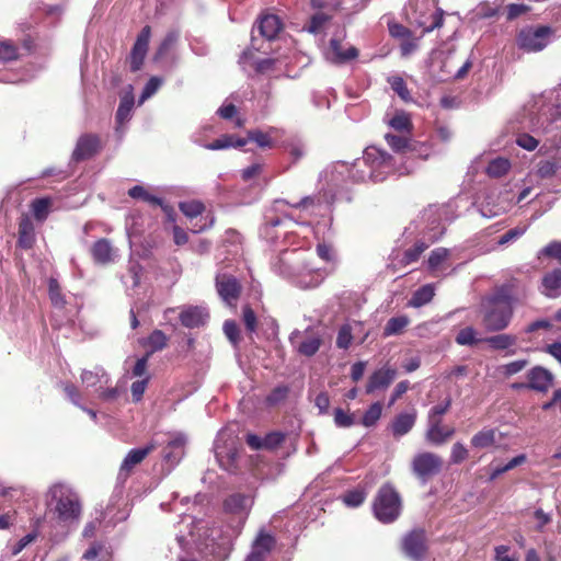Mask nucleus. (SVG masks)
Masks as SVG:
<instances>
[{
  "label": "nucleus",
  "mask_w": 561,
  "mask_h": 561,
  "mask_svg": "<svg viewBox=\"0 0 561 561\" xmlns=\"http://www.w3.org/2000/svg\"><path fill=\"white\" fill-rule=\"evenodd\" d=\"M527 365H528V360L517 359V360L511 362L508 364L502 365L500 367V370L504 376L511 377V376L522 371Z\"/></svg>",
  "instance_id": "obj_63"
},
{
  "label": "nucleus",
  "mask_w": 561,
  "mask_h": 561,
  "mask_svg": "<svg viewBox=\"0 0 561 561\" xmlns=\"http://www.w3.org/2000/svg\"><path fill=\"white\" fill-rule=\"evenodd\" d=\"M528 126L531 131L542 134L561 129V88L549 91L535 100Z\"/></svg>",
  "instance_id": "obj_3"
},
{
  "label": "nucleus",
  "mask_w": 561,
  "mask_h": 561,
  "mask_svg": "<svg viewBox=\"0 0 561 561\" xmlns=\"http://www.w3.org/2000/svg\"><path fill=\"white\" fill-rule=\"evenodd\" d=\"M525 296V288L517 280L497 287L483 304L482 322L485 330L489 332L505 330L513 319L515 305Z\"/></svg>",
  "instance_id": "obj_2"
},
{
  "label": "nucleus",
  "mask_w": 561,
  "mask_h": 561,
  "mask_svg": "<svg viewBox=\"0 0 561 561\" xmlns=\"http://www.w3.org/2000/svg\"><path fill=\"white\" fill-rule=\"evenodd\" d=\"M154 448H156V445L151 443L142 448L130 449L121 465L119 476H122V474L128 476L130 470L135 466L140 463L147 457V455H149Z\"/></svg>",
  "instance_id": "obj_25"
},
{
  "label": "nucleus",
  "mask_w": 561,
  "mask_h": 561,
  "mask_svg": "<svg viewBox=\"0 0 561 561\" xmlns=\"http://www.w3.org/2000/svg\"><path fill=\"white\" fill-rule=\"evenodd\" d=\"M397 377V370L390 366H382L375 370L366 385V393L370 394L377 390L387 389Z\"/></svg>",
  "instance_id": "obj_18"
},
{
  "label": "nucleus",
  "mask_w": 561,
  "mask_h": 561,
  "mask_svg": "<svg viewBox=\"0 0 561 561\" xmlns=\"http://www.w3.org/2000/svg\"><path fill=\"white\" fill-rule=\"evenodd\" d=\"M134 107V95L129 92L126 93L119 102L116 112V131L123 134L122 126L131 118Z\"/></svg>",
  "instance_id": "obj_32"
},
{
  "label": "nucleus",
  "mask_w": 561,
  "mask_h": 561,
  "mask_svg": "<svg viewBox=\"0 0 561 561\" xmlns=\"http://www.w3.org/2000/svg\"><path fill=\"white\" fill-rule=\"evenodd\" d=\"M47 504L53 507L60 522L78 523L81 516V501L78 493L66 483H55L47 492Z\"/></svg>",
  "instance_id": "obj_4"
},
{
  "label": "nucleus",
  "mask_w": 561,
  "mask_h": 561,
  "mask_svg": "<svg viewBox=\"0 0 561 561\" xmlns=\"http://www.w3.org/2000/svg\"><path fill=\"white\" fill-rule=\"evenodd\" d=\"M467 457L468 449L466 448V446L460 442L455 443L450 451V462L454 465H458L466 460Z\"/></svg>",
  "instance_id": "obj_64"
},
{
  "label": "nucleus",
  "mask_w": 561,
  "mask_h": 561,
  "mask_svg": "<svg viewBox=\"0 0 561 561\" xmlns=\"http://www.w3.org/2000/svg\"><path fill=\"white\" fill-rule=\"evenodd\" d=\"M435 5V0H409L407 10L414 23L430 33L444 23L443 11L439 9L434 11Z\"/></svg>",
  "instance_id": "obj_7"
},
{
  "label": "nucleus",
  "mask_w": 561,
  "mask_h": 561,
  "mask_svg": "<svg viewBox=\"0 0 561 561\" xmlns=\"http://www.w3.org/2000/svg\"><path fill=\"white\" fill-rule=\"evenodd\" d=\"M81 381L87 388H93L96 392V389L108 385L110 376L102 367H95L94 370H83Z\"/></svg>",
  "instance_id": "obj_29"
},
{
  "label": "nucleus",
  "mask_w": 561,
  "mask_h": 561,
  "mask_svg": "<svg viewBox=\"0 0 561 561\" xmlns=\"http://www.w3.org/2000/svg\"><path fill=\"white\" fill-rule=\"evenodd\" d=\"M435 295V286L433 284H426L416 289L411 299L408 302V306L413 308H420L426 304H428Z\"/></svg>",
  "instance_id": "obj_34"
},
{
  "label": "nucleus",
  "mask_w": 561,
  "mask_h": 561,
  "mask_svg": "<svg viewBox=\"0 0 561 561\" xmlns=\"http://www.w3.org/2000/svg\"><path fill=\"white\" fill-rule=\"evenodd\" d=\"M101 142L98 135L84 134L79 137L72 152V160L82 161L93 157L100 149Z\"/></svg>",
  "instance_id": "obj_17"
},
{
  "label": "nucleus",
  "mask_w": 561,
  "mask_h": 561,
  "mask_svg": "<svg viewBox=\"0 0 561 561\" xmlns=\"http://www.w3.org/2000/svg\"><path fill=\"white\" fill-rule=\"evenodd\" d=\"M369 162L366 161V152L362 158L356 159L352 164L345 162H337L332 167L330 181L337 184L340 181L346 179L353 182H374L373 171L369 168Z\"/></svg>",
  "instance_id": "obj_8"
},
{
  "label": "nucleus",
  "mask_w": 561,
  "mask_h": 561,
  "mask_svg": "<svg viewBox=\"0 0 561 561\" xmlns=\"http://www.w3.org/2000/svg\"><path fill=\"white\" fill-rule=\"evenodd\" d=\"M416 413H400L391 424V431L394 437H401L408 434L415 424Z\"/></svg>",
  "instance_id": "obj_33"
},
{
  "label": "nucleus",
  "mask_w": 561,
  "mask_h": 561,
  "mask_svg": "<svg viewBox=\"0 0 561 561\" xmlns=\"http://www.w3.org/2000/svg\"><path fill=\"white\" fill-rule=\"evenodd\" d=\"M448 256L449 251L445 248H437L431 252L426 265L432 276L439 277L444 274V271L446 270L444 264Z\"/></svg>",
  "instance_id": "obj_30"
},
{
  "label": "nucleus",
  "mask_w": 561,
  "mask_h": 561,
  "mask_svg": "<svg viewBox=\"0 0 561 561\" xmlns=\"http://www.w3.org/2000/svg\"><path fill=\"white\" fill-rule=\"evenodd\" d=\"M216 288L220 298L229 306H234L241 293L239 280L231 274L218 273L216 275Z\"/></svg>",
  "instance_id": "obj_14"
},
{
  "label": "nucleus",
  "mask_w": 561,
  "mask_h": 561,
  "mask_svg": "<svg viewBox=\"0 0 561 561\" xmlns=\"http://www.w3.org/2000/svg\"><path fill=\"white\" fill-rule=\"evenodd\" d=\"M382 413V405L380 402L373 403L364 413L362 424L366 427L374 426L380 419Z\"/></svg>",
  "instance_id": "obj_46"
},
{
  "label": "nucleus",
  "mask_w": 561,
  "mask_h": 561,
  "mask_svg": "<svg viewBox=\"0 0 561 561\" xmlns=\"http://www.w3.org/2000/svg\"><path fill=\"white\" fill-rule=\"evenodd\" d=\"M253 505V499L250 495L234 493L228 496L224 502L225 511L231 514L247 515Z\"/></svg>",
  "instance_id": "obj_26"
},
{
  "label": "nucleus",
  "mask_w": 561,
  "mask_h": 561,
  "mask_svg": "<svg viewBox=\"0 0 561 561\" xmlns=\"http://www.w3.org/2000/svg\"><path fill=\"white\" fill-rule=\"evenodd\" d=\"M553 382V375L546 368L542 367H534L528 373V387L540 391L546 392Z\"/></svg>",
  "instance_id": "obj_24"
},
{
  "label": "nucleus",
  "mask_w": 561,
  "mask_h": 561,
  "mask_svg": "<svg viewBox=\"0 0 561 561\" xmlns=\"http://www.w3.org/2000/svg\"><path fill=\"white\" fill-rule=\"evenodd\" d=\"M334 423L337 427H351L355 424V416L341 408L334 409Z\"/></svg>",
  "instance_id": "obj_56"
},
{
  "label": "nucleus",
  "mask_w": 561,
  "mask_h": 561,
  "mask_svg": "<svg viewBox=\"0 0 561 561\" xmlns=\"http://www.w3.org/2000/svg\"><path fill=\"white\" fill-rule=\"evenodd\" d=\"M401 508V497L396 489L390 484L382 485L373 504L375 517L382 524H390L399 517Z\"/></svg>",
  "instance_id": "obj_6"
},
{
  "label": "nucleus",
  "mask_w": 561,
  "mask_h": 561,
  "mask_svg": "<svg viewBox=\"0 0 561 561\" xmlns=\"http://www.w3.org/2000/svg\"><path fill=\"white\" fill-rule=\"evenodd\" d=\"M128 195L135 199H141L150 205L160 206L168 214L170 220H174L171 216V208L163 204V201L160 197H157L150 194L144 186L135 185L128 191Z\"/></svg>",
  "instance_id": "obj_31"
},
{
  "label": "nucleus",
  "mask_w": 561,
  "mask_h": 561,
  "mask_svg": "<svg viewBox=\"0 0 561 561\" xmlns=\"http://www.w3.org/2000/svg\"><path fill=\"white\" fill-rule=\"evenodd\" d=\"M276 538L265 528H261L250 545V550L243 561H267L276 547Z\"/></svg>",
  "instance_id": "obj_12"
},
{
  "label": "nucleus",
  "mask_w": 561,
  "mask_h": 561,
  "mask_svg": "<svg viewBox=\"0 0 561 561\" xmlns=\"http://www.w3.org/2000/svg\"><path fill=\"white\" fill-rule=\"evenodd\" d=\"M208 311L201 306H186L180 312V321L185 328H198L204 325L208 320Z\"/></svg>",
  "instance_id": "obj_20"
},
{
  "label": "nucleus",
  "mask_w": 561,
  "mask_h": 561,
  "mask_svg": "<svg viewBox=\"0 0 561 561\" xmlns=\"http://www.w3.org/2000/svg\"><path fill=\"white\" fill-rule=\"evenodd\" d=\"M410 323V320L407 316H398L390 318L385 328H383V336H392L400 334Z\"/></svg>",
  "instance_id": "obj_41"
},
{
  "label": "nucleus",
  "mask_w": 561,
  "mask_h": 561,
  "mask_svg": "<svg viewBox=\"0 0 561 561\" xmlns=\"http://www.w3.org/2000/svg\"><path fill=\"white\" fill-rule=\"evenodd\" d=\"M214 450L220 467L232 471L237 457L234 440L225 431L220 432L214 443Z\"/></svg>",
  "instance_id": "obj_13"
},
{
  "label": "nucleus",
  "mask_w": 561,
  "mask_h": 561,
  "mask_svg": "<svg viewBox=\"0 0 561 561\" xmlns=\"http://www.w3.org/2000/svg\"><path fill=\"white\" fill-rule=\"evenodd\" d=\"M366 161L373 171L374 182H382L388 175L394 172L392 158L386 151L377 147H368L365 149Z\"/></svg>",
  "instance_id": "obj_11"
},
{
  "label": "nucleus",
  "mask_w": 561,
  "mask_h": 561,
  "mask_svg": "<svg viewBox=\"0 0 561 561\" xmlns=\"http://www.w3.org/2000/svg\"><path fill=\"white\" fill-rule=\"evenodd\" d=\"M388 125L400 134L410 135L412 130V123L409 114L404 111H397L392 117L387 121Z\"/></svg>",
  "instance_id": "obj_36"
},
{
  "label": "nucleus",
  "mask_w": 561,
  "mask_h": 561,
  "mask_svg": "<svg viewBox=\"0 0 561 561\" xmlns=\"http://www.w3.org/2000/svg\"><path fill=\"white\" fill-rule=\"evenodd\" d=\"M428 248V243L417 241L412 248L408 249L403 254V262L405 264L413 263L419 260L421 254Z\"/></svg>",
  "instance_id": "obj_50"
},
{
  "label": "nucleus",
  "mask_w": 561,
  "mask_h": 561,
  "mask_svg": "<svg viewBox=\"0 0 561 561\" xmlns=\"http://www.w3.org/2000/svg\"><path fill=\"white\" fill-rule=\"evenodd\" d=\"M540 293L548 298L561 296V268H553L547 272L540 283Z\"/></svg>",
  "instance_id": "obj_22"
},
{
  "label": "nucleus",
  "mask_w": 561,
  "mask_h": 561,
  "mask_svg": "<svg viewBox=\"0 0 561 561\" xmlns=\"http://www.w3.org/2000/svg\"><path fill=\"white\" fill-rule=\"evenodd\" d=\"M450 405H451L450 397H447L443 403L434 405L428 411L427 423H433L435 421L442 422V416L449 410Z\"/></svg>",
  "instance_id": "obj_49"
},
{
  "label": "nucleus",
  "mask_w": 561,
  "mask_h": 561,
  "mask_svg": "<svg viewBox=\"0 0 561 561\" xmlns=\"http://www.w3.org/2000/svg\"><path fill=\"white\" fill-rule=\"evenodd\" d=\"M321 339L318 335L308 336L297 345V352L304 356H313L321 346Z\"/></svg>",
  "instance_id": "obj_43"
},
{
  "label": "nucleus",
  "mask_w": 561,
  "mask_h": 561,
  "mask_svg": "<svg viewBox=\"0 0 561 561\" xmlns=\"http://www.w3.org/2000/svg\"><path fill=\"white\" fill-rule=\"evenodd\" d=\"M526 227H515L513 229H510L496 240V244L499 247H503L511 242H514L517 239H519L526 232Z\"/></svg>",
  "instance_id": "obj_54"
},
{
  "label": "nucleus",
  "mask_w": 561,
  "mask_h": 561,
  "mask_svg": "<svg viewBox=\"0 0 561 561\" xmlns=\"http://www.w3.org/2000/svg\"><path fill=\"white\" fill-rule=\"evenodd\" d=\"M542 256L557 259L561 263V241H552L538 252V259Z\"/></svg>",
  "instance_id": "obj_61"
},
{
  "label": "nucleus",
  "mask_w": 561,
  "mask_h": 561,
  "mask_svg": "<svg viewBox=\"0 0 561 561\" xmlns=\"http://www.w3.org/2000/svg\"><path fill=\"white\" fill-rule=\"evenodd\" d=\"M353 341L352 328L350 324H343L337 332L336 346L342 350H347Z\"/></svg>",
  "instance_id": "obj_51"
},
{
  "label": "nucleus",
  "mask_w": 561,
  "mask_h": 561,
  "mask_svg": "<svg viewBox=\"0 0 561 561\" xmlns=\"http://www.w3.org/2000/svg\"><path fill=\"white\" fill-rule=\"evenodd\" d=\"M273 131L274 129H271L268 133H264L259 129L250 130L248 133V139L254 141L261 148H272L273 140L271 138V133Z\"/></svg>",
  "instance_id": "obj_47"
},
{
  "label": "nucleus",
  "mask_w": 561,
  "mask_h": 561,
  "mask_svg": "<svg viewBox=\"0 0 561 561\" xmlns=\"http://www.w3.org/2000/svg\"><path fill=\"white\" fill-rule=\"evenodd\" d=\"M391 89L403 100L409 101L411 99L409 89L401 77H393L389 80Z\"/></svg>",
  "instance_id": "obj_62"
},
{
  "label": "nucleus",
  "mask_w": 561,
  "mask_h": 561,
  "mask_svg": "<svg viewBox=\"0 0 561 561\" xmlns=\"http://www.w3.org/2000/svg\"><path fill=\"white\" fill-rule=\"evenodd\" d=\"M288 387L287 386H278L274 388L271 393L266 397V403L270 407H274L283 402L288 394Z\"/></svg>",
  "instance_id": "obj_59"
},
{
  "label": "nucleus",
  "mask_w": 561,
  "mask_h": 561,
  "mask_svg": "<svg viewBox=\"0 0 561 561\" xmlns=\"http://www.w3.org/2000/svg\"><path fill=\"white\" fill-rule=\"evenodd\" d=\"M402 549L407 557L420 561L426 552L425 531L414 529L402 540Z\"/></svg>",
  "instance_id": "obj_15"
},
{
  "label": "nucleus",
  "mask_w": 561,
  "mask_h": 561,
  "mask_svg": "<svg viewBox=\"0 0 561 561\" xmlns=\"http://www.w3.org/2000/svg\"><path fill=\"white\" fill-rule=\"evenodd\" d=\"M291 207L294 208H299V209H302V210H306V211H309L310 210V214H314V209L316 208H324V209H328L329 208V202H327L324 205L322 203V201L320 199V197H317V196H306L304 198H301L299 202L295 203V204H291L290 205Z\"/></svg>",
  "instance_id": "obj_42"
},
{
  "label": "nucleus",
  "mask_w": 561,
  "mask_h": 561,
  "mask_svg": "<svg viewBox=\"0 0 561 561\" xmlns=\"http://www.w3.org/2000/svg\"><path fill=\"white\" fill-rule=\"evenodd\" d=\"M48 289H49V298L51 300V304L56 308H62L65 306L66 301L60 293V286L55 278L49 279Z\"/></svg>",
  "instance_id": "obj_53"
},
{
  "label": "nucleus",
  "mask_w": 561,
  "mask_h": 561,
  "mask_svg": "<svg viewBox=\"0 0 561 561\" xmlns=\"http://www.w3.org/2000/svg\"><path fill=\"white\" fill-rule=\"evenodd\" d=\"M287 205L289 204L285 199L275 201L273 208L283 213L284 217L266 214L260 234L267 243L279 249V254L272 262L274 273L298 288H316L329 272L310 263L309 241L306 237L299 238L293 229L300 224L285 211L284 207Z\"/></svg>",
  "instance_id": "obj_1"
},
{
  "label": "nucleus",
  "mask_w": 561,
  "mask_h": 561,
  "mask_svg": "<svg viewBox=\"0 0 561 561\" xmlns=\"http://www.w3.org/2000/svg\"><path fill=\"white\" fill-rule=\"evenodd\" d=\"M18 58V47L10 41H0V61H10Z\"/></svg>",
  "instance_id": "obj_60"
},
{
  "label": "nucleus",
  "mask_w": 561,
  "mask_h": 561,
  "mask_svg": "<svg viewBox=\"0 0 561 561\" xmlns=\"http://www.w3.org/2000/svg\"><path fill=\"white\" fill-rule=\"evenodd\" d=\"M163 80L159 77H151L148 82L146 83L140 98H139V104L144 103L146 100L151 98L162 85Z\"/></svg>",
  "instance_id": "obj_52"
},
{
  "label": "nucleus",
  "mask_w": 561,
  "mask_h": 561,
  "mask_svg": "<svg viewBox=\"0 0 561 561\" xmlns=\"http://www.w3.org/2000/svg\"><path fill=\"white\" fill-rule=\"evenodd\" d=\"M516 341V336L506 333L496 334L485 339V342L489 344V346L496 351L507 350L514 346Z\"/></svg>",
  "instance_id": "obj_40"
},
{
  "label": "nucleus",
  "mask_w": 561,
  "mask_h": 561,
  "mask_svg": "<svg viewBox=\"0 0 561 561\" xmlns=\"http://www.w3.org/2000/svg\"><path fill=\"white\" fill-rule=\"evenodd\" d=\"M343 37L344 35L342 37H334L330 39L327 57L332 62L344 64L358 56V50L354 46H348L347 48L343 47Z\"/></svg>",
  "instance_id": "obj_19"
},
{
  "label": "nucleus",
  "mask_w": 561,
  "mask_h": 561,
  "mask_svg": "<svg viewBox=\"0 0 561 561\" xmlns=\"http://www.w3.org/2000/svg\"><path fill=\"white\" fill-rule=\"evenodd\" d=\"M282 21L275 14L263 15L257 23L256 30L267 41L274 39L282 30Z\"/></svg>",
  "instance_id": "obj_28"
},
{
  "label": "nucleus",
  "mask_w": 561,
  "mask_h": 561,
  "mask_svg": "<svg viewBox=\"0 0 561 561\" xmlns=\"http://www.w3.org/2000/svg\"><path fill=\"white\" fill-rule=\"evenodd\" d=\"M35 240L33 222L28 218H23L19 225L18 244L23 249L32 248Z\"/></svg>",
  "instance_id": "obj_35"
},
{
  "label": "nucleus",
  "mask_w": 561,
  "mask_h": 561,
  "mask_svg": "<svg viewBox=\"0 0 561 561\" xmlns=\"http://www.w3.org/2000/svg\"><path fill=\"white\" fill-rule=\"evenodd\" d=\"M366 499V492L364 490H352L343 495V502L346 506L357 507L359 506Z\"/></svg>",
  "instance_id": "obj_55"
},
{
  "label": "nucleus",
  "mask_w": 561,
  "mask_h": 561,
  "mask_svg": "<svg viewBox=\"0 0 561 561\" xmlns=\"http://www.w3.org/2000/svg\"><path fill=\"white\" fill-rule=\"evenodd\" d=\"M455 430L453 427H443L442 422L427 423L425 432L426 440L435 446L445 444L453 435Z\"/></svg>",
  "instance_id": "obj_27"
},
{
  "label": "nucleus",
  "mask_w": 561,
  "mask_h": 561,
  "mask_svg": "<svg viewBox=\"0 0 561 561\" xmlns=\"http://www.w3.org/2000/svg\"><path fill=\"white\" fill-rule=\"evenodd\" d=\"M186 440L187 438L183 433L172 434L167 443L163 459L172 465L178 463L183 456Z\"/></svg>",
  "instance_id": "obj_23"
},
{
  "label": "nucleus",
  "mask_w": 561,
  "mask_h": 561,
  "mask_svg": "<svg viewBox=\"0 0 561 561\" xmlns=\"http://www.w3.org/2000/svg\"><path fill=\"white\" fill-rule=\"evenodd\" d=\"M443 458L431 451H420L414 455L411 461L412 473L423 483H427L432 478L439 474L443 470Z\"/></svg>",
  "instance_id": "obj_10"
},
{
  "label": "nucleus",
  "mask_w": 561,
  "mask_h": 561,
  "mask_svg": "<svg viewBox=\"0 0 561 561\" xmlns=\"http://www.w3.org/2000/svg\"><path fill=\"white\" fill-rule=\"evenodd\" d=\"M496 430L483 428L471 438V445L474 448H486L495 443Z\"/></svg>",
  "instance_id": "obj_37"
},
{
  "label": "nucleus",
  "mask_w": 561,
  "mask_h": 561,
  "mask_svg": "<svg viewBox=\"0 0 561 561\" xmlns=\"http://www.w3.org/2000/svg\"><path fill=\"white\" fill-rule=\"evenodd\" d=\"M476 335V330L471 327H467L458 332L456 336V343L459 345L471 346L478 342Z\"/></svg>",
  "instance_id": "obj_58"
},
{
  "label": "nucleus",
  "mask_w": 561,
  "mask_h": 561,
  "mask_svg": "<svg viewBox=\"0 0 561 561\" xmlns=\"http://www.w3.org/2000/svg\"><path fill=\"white\" fill-rule=\"evenodd\" d=\"M410 135L407 134H386L385 140L389 145V147L397 152L404 151L405 149L410 148Z\"/></svg>",
  "instance_id": "obj_44"
},
{
  "label": "nucleus",
  "mask_w": 561,
  "mask_h": 561,
  "mask_svg": "<svg viewBox=\"0 0 561 561\" xmlns=\"http://www.w3.org/2000/svg\"><path fill=\"white\" fill-rule=\"evenodd\" d=\"M50 202L48 198H37L32 203V211L36 219L44 220L48 215Z\"/></svg>",
  "instance_id": "obj_57"
},
{
  "label": "nucleus",
  "mask_w": 561,
  "mask_h": 561,
  "mask_svg": "<svg viewBox=\"0 0 561 561\" xmlns=\"http://www.w3.org/2000/svg\"><path fill=\"white\" fill-rule=\"evenodd\" d=\"M151 36V28L150 26H145L138 34L136 42L134 44V47L130 53V69L131 71H138L142 64L144 59L146 57L149 41Z\"/></svg>",
  "instance_id": "obj_16"
},
{
  "label": "nucleus",
  "mask_w": 561,
  "mask_h": 561,
  "mask_svg": "<svg viewBox=\"0 0 561 561\" xmlns=\"http://www.w3.org/2000/svg\"><path fill=\"white\" fill-rule=\"evenodd\" d=\"M181 211L188 218H195L203 214L204 204L199 201H188L180 203Z\"/></svg>",
  "instance_id": "obj_48"
},
{
  "label": "nucleus",
  "mask_w": 561,
  "mask_h": 561,
  "mask_svg": "<svg viewBox=\"0 0 561 561\" xmlns=\"http://www.w3.org/2000/svg\"><path fill=\"white\" fill-rule=\"evenodd\" d=\"M561 169V158L541 160L537 164V175L541 179L552 178Z\"/></svg>",
  "instance_id": "obj_39"
},
{
  "label": "nucleus",
  "mask_w": 561,
  "mask_h": 561,
  "mask_svg": "<svg viewBox=\"0 0 561 561\" xmlns=\"http://www.w3.org/2000/svg\"><path fill=\"white\" fill-rule=\"evenodd\" d=\"M247 142H248L247 139L238 138L234 140V138L232 136H224L219 139H216L213 142L205 144L204 148H206L208 150H222V149H227V148H231V147H236V148L243 147L247 145Z\"/></svg>",
  "instance_id": "obj_38"
},
{
  "label": "nucleus",
  "mask_w": 561,
  "mask_h": 561,
  "mask_svg": "<svg viewBox=\"0 0 561 561\" xmlns=\"http://www.w3.org/2000/svg\"><path fill=\"white\" fill-rule=\"evenodd\" d=\"M231 539L218 526H211L198 535V549L211 561H226L232 551Z\"/></svg>",
  "instance_id": "obj_5"
},
{
  "label": "nucleus",
  "mask_w": 561,
  "mask_h": 561,
  "mask_svg": "<svg viewBox=\"0 0 561 561\" xmlns=\"http://www.w3.org/2000/svg\"><path fill=\"white\" fill-rule=\"evenodd\" d=\"M511 163L505 158L493 159L486 167L488 175L492 178H500L510 170Z\"/></svg>",
  "instance_id": "obj_45"
},
{
  "label": "nucleus",
  "mask_w": 561,
  "mask_h": 561,
  "mask_svg": "<svg viewBox=\"0 0 561 561\" xmlns=\"http://www.w3.org/2000/svg\"><path fill=\"white\" fill-rule=\"evenodd\" d=\"M552 35L553 31L549 26H529L519 31L516 44L526 53H537L548 46Z\"/></svg>",
  "instance_id": "obj_9"
},
{
  "label": "nucleus",
  "mask_w": 561,
  "mask_h": 561,
  "mask_svg": "<svg viewBox=\"0 0 561 561\" xmlns=\"http://www.w3.org/2000/svg\"><path fill=\"white\" fill-rule=\"evenodd\" d=\"M91 254L95 263L106 265L115 262L117 250L112 245L111 241L102 238L95 241L91 248Z\"/></svg>",
  "instance_id": "obj_21"
}]
</instances>
